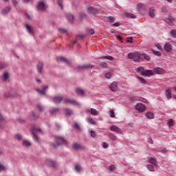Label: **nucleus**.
Listing matches in <instances>:
<instances>
[{
	"label": "nucleus",
	"instance_id": "nucleus-25",
	"mask_svg": "<svg viewBox=\"0 0 176 176\" xmlns=\"http://www.w3.org/2000/svg\"><path fill=\"white\" fill-rule=\"evenodd\" d=\"M76 93L78 96H85V90L80 88H77L76 89Z\"/></svg>",
	"mask_w": 176,
	"mask_h": 176
},
{
	"label": "nucleus",
	"instance_id": "nucleus-40",
	"mask_svg": "<svg viewBox=\"0 0 176 176\" xmlns=\"http://www.w3.org/2000/svg\"><path fill=\"white\" fill-rule=\"evenodd\" d=\"M147 168L149 171H151V172L155 171V167L153 166V165H151V164L147 165Z\"/></svg>",
	"mask_w": 176,
	"mask_h": 176
},
{
	"label": "nucleus",
	"instance_id": "nucleus-34",
	"mask_svg": "<svg viewBox=\"0 0 176 176\" xmlns=\"http://www.w3.org/2000/svg\"><path fill=\"white\" fill-rule=\"evenodd\" d=\"M68 21H69L70 23H72V21H74V15L71 14H67L66 16Z\"/></svg>",
	"mask_w": 176,
	"mask_h": 176
},
{
	"label": "nucleus",
	"instance_id": "nucleus-10",
	"mask_svg": "<svg viewBox=\"0 0 176 176\" xmlns=\"http://www.w3.org/2000/svg\"><path fill=\"white\" fill-rule=\"evenodd\" d=\"M137 9L139 12H145L146 10V6L145 4L140 3L138 5Z\"/></svg>",
	"mask_w": 176,
	"mask_h": 176
},
{
	"label": "nucleus",
	"instance_id": "nucleus-55",
	"mask_svg": "<svg viewBox=\"0 0 176 176\" xmlns=\"http://www.w3.org/2000/svg\"><path fill=\"white\" fill-rule=\"evenodd\" d=\"M155 46L159 50H163V47L160 44H156Z\"/></svg>",
	"mask_w": 176,
	"mask_h": 176
},
{
	"label": "nucleus",
	"instance_id": "nucleus-1",
	"mask_svg": "<svg viewBox=\"0 0 176 176\" xmlns=\"http://www.w3.org/2000/svg\"><path fill=\"white\" fill-rule=\"evenodd\" d=\"M128 58L133 60L135 63H139L140 60H144V58L147 61H151V56H149V55L140 52L129 53L128 54Z\"/></svg>",
	"mask_w": 176,
	"mask_h": 176
},
{
	"label": "nucleus",
	"instance_id": "nucleus-54",
	"mask_svg": "<svg viewBox=\"0 0 176 176\" xmlns=\"http://www.w3.org/2000/svg\"><path fill=\"white\" fill-rule=\"evenodd\" d=\"M58 31L61 34H67V30L65 29L60 28V29H58Z\"/></svg>",
	"mask_w": 176,
	"mask_h": 176
},
{
	"label": "nucleus",
	"instance_id": "nucleus-5",
	"mask_svg": "<svg viewBox=\"0 0 176 176\" xmlns=\"http://www.w3.org/2000/svg\"><path fill=\"white\" fill-rule=\"evenodd\" d=\"M93 68H94V65L90 64L82 65L77 67L78 71H80L81 69H91Z\"/></svg>",
	"mask_w": 176,
	"mask_h": 176
},
{
	"label": "nucleus",
	"instance_id": "nucleus-11",
	"mask_svg": "<svg viewBox=\"0 0 176 176\" xmlns=\"http://www.w3.org/2000/svg\"><path fill=\"white\" fill-rule=\"evenodd\" d=\"M165 94L168 100L173 98V92L171 91V88H168L165 91Z\"/></svg>",
	"mask_w": 176,
	"mask_h": 176
},
{
	"label": "nucleus",
	"instance_id": "nucleus-30",
	"mask_svg": "<svg viewBox=\"0 0 176 176\" xmlns=\"http://www.w3.org/2000/svg\"><path fill=\"white\" fill-rule=\"evenodd\" d=\"M149 16L150 17H155V8L151 7L149 10Z\"/></svg>",
	"mask_w": 176,
	"mask_h": 176
},
{
	"label": "nucleus",
	"instance_id": "nucleus-58",
	"mask_svg": "<svg viewBox=\"0 0 176 176\" xmlns=\"http://www.w3.org/2000/svg\"><path fill=\"white\" fill-rule=\"evenodd\" d=\"M116 166H115V165H111L109 166V170L110 171H113V170H115Z\"/></svg>",
	"mask_w": 176,
	"mask_h": 176
},
{
	"label": "nucleus",
	"instance_id": "nucleus-29",
	"mask_svg": "<svg viewBox=\"0 0 176 176\" xmlns=\"http://www.w3.org/2000/svg\"><path fill=\"white\" fill-rule=\"evenodd\" d=\"M8 79H9V74H8V72H5L3 74V80L8 82Z\"/></svg>",
	"mask_w": 176,
	"mask_h": 176
},
{
	"label": "nucleus",
	"instance_id": "nucleus-23",
	"mask_svg": "<svg viewBox=\"0 0 176 176\" xmlns=\"http://www.w3.org/2000/svg\"><path fill=\"white\" fill-rule=\"evenodd\" d=\"M47 87H48L47 85H44V86H43V90L36 89V91H38V93H39V94L45 95V91H46Z\"/></svg>",
	"mask_w": 176,
	"mask_h": 176
},
{
	"label": "nucleus",
	"instance_id": "nucleus-46",
	"mask_svg": "<svg viewBox=\"0 0 176 176\" xmlns=\"http://www.w3.org/2000/svg\"><path fill=\"white\" fill-rule=\"evenodd\" d=\"M170 36L172 38H176V30H172L170 31Z\"/></svg>",
	"mask_w": 176,
	"mask_h": 176
},
{
	"label": "nucleus",
	"instance_id": "nucleus-64",
	"mask_svg": "<svg viewBox=\"0 0 176 176\" xmlns=\"http://www.w3.org/2000/svg\"><path fill=\"white\" fill-rule=\"evenodd\" d=\"M162 152H164V153H166L167 152V149L166 148H162Z\"/></svg>",
	"mask_w": 176,
	"mask_h": 176
},
{
	"label": "nucleus",
	"instance_id": "nucleus-44",
	"mask_svg": "<svg viewBox=\"0 0 176 176\" xmlns=\"http://www.w3.org/2000/svg\"><path fill=\"white\" fill-rule=\"evenodd\" d=\"M107 21H109V23H115V17H113V16H109L107 18Z\"/></svg>",
	"mask_w": 176,
	"mask_h": 176
},
{
	"label": "nucleus",
	"instance_id": "nucleus-63",
	"mask_svg": "<svg viewBox=\"0 0 176 176\" xmlns=\"http://www.w3.org/2000/svg\"><path fill=\"white\" fill-rule=\"evenodd\" d=\"M13 5H17L18 2L17 0H12Z\"/></svg>",
	"mask_w": 176,
	"mask_h": 176
},
{
	"label": "nucleus",
	"instance_id": "nucleus-13",
	"mask_svg": "<svg viewBox=\"0 0 176 176\" xmlns=\"http://www.w3.org/2000/svg\"><path fill=\"white\" fill-rule=\"evenodd\" d=\"M124 19H136V16L129 12H124L123 13Z\"/></svg>",
	"mask_w": 176,
	"mask_h": 176
},
{
	"label": "nucleus",
	"instance_id": "nucleus-39",
	"mask_svg": "<svg viewBox=\"0 0 176 176\" xmlns=\"http://www.w3.org/2000/svg\"><path fill=\"white\" fill-rule=\"evenodd\" d=\"M65 113L66 116H69L72 115V110H70L69 109H65Z\"/></svg>",
	"mask_w": 176,
	"mask_h": 176
},
{
	"label": "nucleus",
	"instance_id": "nucleus-15",
	"mask_svg": "<svg viewBox=\"0 0 176 176\" xmlns=\"http://www.w3.org/2000/svg\"><path fill=\"white\" fill-rule=\"evenodd\" d=\"M52 100L54 102V104H60V102L63 101V98L62 96H56L52 98Z\"/></svg>",
	"mask_w": 176,
	"mask_h": 176
},
{
	"label": "nucleus",
	"instance_id": "nucleus-52",
	"mask_svg": "<svg viewBox=\"0 0 176 176\" xmlns=\"http://www.w3.org/2000/svg\"><path fill=\"white\" fill-rule=\"evenodd\" d=\"M36 108L40 111V112L43 111V107L40 104H36Z\"/></svg>",
	"mask_w": 176,
	"mask_h": 176
},
{
	"label": "nucleus",
	"instance_id": "nucleus-32",
	"mask_svg": "<svg viewBox=\"0 0 176 176\" xmlns=\"http://www.w3.org/2000/svg\"><path fill=\"white\" fill-rule=\"evenodd\" d=\"M87 122H88V123H89L90 124H96L97 123V122H96V120H94L93 118H88L87 119Z\"/></svg>",
	"mask_w": 176,
	"mask_h": 176
},
{
	"label": "nucleus",
	"instance_id": "nucleus-56",
	"mask_svg": "<svg viewBox=\"0 0 176 176\" xmlns=\"http://www.w3.org/2000/svg\"><path fill=\"white\" fill-rule=\"evenodd\" d=\"M102 146H103V148H107L109 147V144H108V143H107V142H103Z\"/></svg>",
	"mask_w": 176,
	"mask_h": 176
},
{
	"label": "nucleus",
	"instance_id": "nucleus-37",
	"mask_svg": "<svg viewBox=\"0 0 176 176\" xmlns=\"http://www.w3.org/2000/svg\"><path fill=\"white\" fill-rule=\"evenodd\" d=\"M138 72H140L142 75H144V73L145 72V67H140L137 69Z\"/></svg>",
	"mask_w": 176,
	"mask_h": 176
},
{
	"label": "nucleus",
	"instance_id": "nucleus-3",
	"mask_svg": "<svg viewBox=\"0 0 176 176\" xmlns=\"http://www.w3.org/2000/svg\"><path fill=\"white\" fill-rule=\"evenodd\" d=\"M63 102L69 105H74V107H80V103H79V102H77L72 99L65 98L63 100Z\"/></svg>",
	"mask_w": 176,
	"mask_h": 176
},
{
	"label": "nucleus",
	"instance_id": "nucleus-33",
	"mask_svg": "<svg viewBox=\"0 0 176 176\" xmlns=\"http://www.w3.org/2000/svg\"><path fill=\"white\" fill-rule=\"evenodd\" d=\"M22 145L23 146H27V147L31 146V142H30V141L28 140H23Z\"/></svg>",
	"mask_w": 176,
	"mask_h": 176
},
{
	"label": "nucleus",
	"instance_id": "nucleus-12",
	"mask_svg": "<svg viewBox=\"0 0 176 176\" xmlns=\"http://www.w3.org/2000/svg\"><path fill=\"white\" fill-rule=\"evenodd\" d=\"M165 21L167 24H169V25H174V21H175V19L173 16H169L168 18L165 19Z\"/></svg>",
	"mask_w": 176,
	"mask_h": 176
},
{
	"label": "nucleus",
	"instance_id": "nucleus-6",
	"mask_svg": "<svg viewBox=\"0 0 176 176\" xmlns=\"http://www.w3.org/2000/svg\"><path fill=\"white\" fill-rule=\"evenodd\" d=\"M55 142L57 145H62L63 144H65L67 142L65 139L61 136H55Z\"/></svg>",
	"mask_w": 176,
	"mask_h": 176
},
{
	"label": "nucleus",
	"instance_id": "nucleus-47",
	"mask_svg": "<svg viewBox=\"0 0 176 176\" xmlns=\"http://www.w3.org/2000/svg\"><path fill=\"white\" fill-rule=\"evenodd\" d=\"M50 113H52V115L58 112V108H54V109H52L50 111Z\"/></svg>",
	"mask_w": 176,
	"mask_h": 176
},
{
	"label": "nucleus",
	"instance_id": "nucleus-43",
	"mask_svg": "<svg viewBox=\"0 0 176 176\" xmlns=\"http://www.w3.org/2000/svg\"><path fill=\"white\" fill-rule=\"evenodd\" d=\"M102 58H103L104 60H110V61H113V57L109 56H102Z\"/></svg>",
	"mask_w": 176,
	"mask_h": 176
},
{
	"label": "nucleus",
	"instance_id": "nucleus-8",
	"mask_svg": "<svg viewBox=\"0 0 176 176\" xmlns=\"http://www.w3.org/2000/svg\"><path fill=\"white\" fill-rule=\"evenodd\" d=\"M164 49L166 53H171L173 52V45L170 43H165Z\"/></svg>",
	"mask_w": 176,
	"mask_h": 176
},
{
	"label": "nucleus",
	"instance_id": "nucleus-38",
	"mask_svg": "<svg viewBox=\"0 0 176 176\" xmlns=\"http://www.w3.org/2000/svg\"><path fill=\"white\" fill-rule=\"evenodd\" d=\"M152 53L155 54V56H157V57H162V53L159 51H155V50H151Z\"/></svg>",
	"mask_w": 176,
	"mask_h": 176
},
{
	"label": "nucleus",
	"instance_id": "nucleus-24",
	"mask_svg": "<svg viewBox=\"0 0 176 176\" xmlns=\"http://www.w3.org/2000/svg\"><path fill=\"white\" fill-rule=\"evenodd\" d=\"M148 163L153 164V166H157V160L156 158L150 157L148 158Z\"/></svg>",
	"mask_w": 176,
	"mask_h": 176
},
{
	"label": "nucleus",
	"instance_id": "nucleus-2",
	"mask_svg": "<svg viewBox=\"0 0 176 176\" xmlns=\"http://www.w3.org/2000/svg\"><path fill=\"white\" fill-rule=\"evenodd\" d=\"M31 133L36 142H39V139L36 136V134H38V133H41V134H42V130H41L39 127L34 126L32 127Z\"/></svg>",
	"mask_w": 176,
	"mask_h": 176
},
{
	"label": "nucleus",
	"instance_id": "nucleus-16",
	"mask_svg": "<svg viewBox=\"0 0 176 176\" xmlns=\"http://www.w3.org/2000/svg\"><path fill=\"white\" fill-rule=\"evenodd\" d=\"M110 89L111 91H118V82H113L110 85Z\"/></svg>",
	"mask_w": 176,
	"mask_h": 176
},
{
	"label": "nucleus",
	"instance_id": "nucleus-4",
	"mask_svg": "<svg viewBox=\"0 0 176 176\" xmlns=\"http://www.w3.org/2000/svg\"><path fill=\"white\" fill-rule=\"evenodd\" d=\"M135 108L136 111H138L140 113L145 112L146 111V106L142 103H138Z\"/></svg>",
	"mask_w": 176,
	"mask_h": 176
},
{
	"label": "nucleus",
	"instance_id": "nucleus-17",
	"mask_svg": "<svg viewBox=\"0 0 176 176\" xmlns=\"http://www.w3.org/2000/svg\"><path fill=\"white\" fill-rule=\"evenodd\" d=\"M152 75H155L153 70L146 69L143 73V76H152Z\"/></svg>",
	"mask_w": 176,
	"mask_h": 176
},
{
	"label": "nucleus",
	"instance_id": "nucleus-21",
	"mask_svg": "<svg viewBox=\"0 0 176 176\" xmlns=\"http://www.w3.org/2000/svg\"><path fill=\"white\" fill-rule=\"evenodd\" d=\"M56 61L57 63H60V61H62V63H65L66 64H69V60H68L67 59H65V58L60 56L58 58H56Z\"/></svg>",
	"mask_w": 176,
	"mask_h": 176
},
{
	"label": "nucleus",
	"instance_id": "nucleus-19",
	"mask_svg": "<svg viewBox=\"0 0 176 176\" xmlns=\"http://www.w3.org/2000/svg\"><path fill=\"white\" fill-rule=\"evenodd\" d=\"M110 130H111V131H115V133H118V134H122V131H120V129L116 125L111 126Z\"/></svg>",
	"mask_w": 176,
	"mask_h": 176
},
{
	"label": "nucleus",
	"instance_id": "nucleus-50",
	"mask_svg": "<svg viewBox=\"0 0 176 176\" xmlns=\"http://www.w3.org/2000/svg\"><path fill=\"white\" fill-rule=\"evenodd\" d=\"M105 78H107V79H111V78H112V73L111 72L107 73L105 74Z\"/></svg>",
	"mask_w": 176,
	"mask_h": 176
},
{
	"label": "nucleus",
	"instance_id": "nucleus-7",
	"mask_svg": "<svg viewBox=\"0 0 176 176\" xmlns=\"http://www.w3.org/2000/svg\"><path fill=\"white\" fill-rule=\"evenodd\" d=\"M87 113H90L91 115H94V116H97L100 113L96 109L88 108L86 109Z\"/></svg>",
	"mask_w": 176,
	"mask_h": 176
},
{
	"label": "nucleus",
	"instance_id": "nucleus-53",
	"mask_svg": "<svg viewBox=\"0 0 176 176\" xmlns=\"http://www.w3.org/2000/svg\"><path fill=\"white\" fill-rule=\"evenodd\" d=\"M1 171H6V168L3 165L0 164V173Z\"/></svg>",
	"mask_w": 176,
	"mask_h": 176
},
{
	"label": "nucleus",
	"instance_id": "nucleus-36",
	"mask_svg": "<svg viewBox=\"0 0 176 176\" xmlns=\"http://www.w3.org/2000/svg\"><path fill=\"white\" fill-rule=\"evenodd\" d=\"M26 30L29 34H34V31L32 30V28L28 25H25Z\"/></svg>",
	"mask_w": 176,
	"mask_h": 176
},
{
	"label": "nucleus",
	"instance_id": "nucleus-42",
	"mask_svg": "<svg viewBox=\"0 0 176 176\" xmlns=\"http://www.w3.org/2000/svg\"><path fill=\"white\" fill-rule=\"evenodd\" d=\"M138 80H140V83H146V80H145L144 78L141 76H138Z\"/></svg>",
	"mask_w": 176,
	"mask_h": 176
},
{
	"label": "nucleus",
	"instance_id": "nucleus-20",
	"mask_svg": "<svg viewBox=\"0 0 176 176\" xmlns=\"http://www.w3.org/2000/svg\"><path fill=\"white\" fill-rule=\"evenodd\" d=\"M154 74H164V69L160 68V67H156L153 70Z\"/></svg>",
	"mask_w": 176,
	"mask_h": 176
},
{
	"label": "nucleus",
	"instance_id": "nucleus-22",
	"mask_svg": "<svg viewBox=\"0 0 176 176\" xmlns=\"http://www.w3.org/2000/svg\"><path fill=\"white\" fill-rule=\"evenodd\" d=\"M37 71L39 74H41L42 69H43V63L41 62H38L36 66Z\"/></svg>",
	"mask_w": 176,
	"mask_h": 176
},
{
	"label": "nucleus",
	"instance_id": "nucleus-35",
	"mask_svg": "<svg viewBox=\"0 0 176 176\" xmlns=\"http://www.w3.org/2000/svg\"><path fill=\"white\" fill-rule=\"evenodd\" d=\"M9 12H10V7H6L2 10L1 13L2 14H6V13H9Z\"/></svg>",
	"mask_w": 176,
	"mask_h": 176
},
{
	"label": "nucleus",
	"instance_id": "nucleus-62",
	"mask_svg": "<svg viewBox=\"0 0 176 176\" xmlns=\"http://www.w3.org/2000/svg\"><path fill=\"white\" fill-rule=\"evenodd\" d=\"M3 120H4L3 116L0 113V122H2Z\"/></svg>",
	"mask_w": 176,
	"mask_h": 176
},
{
	"label": "nucleus",
	"instance_id": "nucleus-9",
	"mask_svg": "<svg viewBox=\"0 0 176 176\" xmlns=\"http://www.w3.org/2000/svg\"><path fill=\"white\" fill-rule=\"evenodd\" d=\"M87 13H91V14H97L98 13V10L97 8H94L91 6H89L87 8Z\"/></svg>",
	"mask_w": 176,
	"mask_h": 176
},
{
	"label": "nucleus",
	"instance_id": "nucleus-31",
	"mask_svg": "<svg viewBox=\"0 0 176 176\" xmlns=\"http://www.w3.org/2000/svg\"><path fill=\"white\" fill-rule=\"evenodd\" d=\"M146 116L148 119H153L155 118V114L151 112H148L146 113Z\"/></svg>",
	"mask_w": 176,
	"mask_h": 176
},
{
	"label": "nucleus",
	"instance_id": "nucleus-28",
	"mask_svg": "<svg viewBox=\"0 0 176 176\" xmlns=\"http://www.w3.org/2000/svg\"><path fill=\"white\" fill-rule=\"evenodd\" d=\"M74 170L75 171H76L77 173H80L82 171V166H80V165L76 164L74 166Z\"/></svg>",
	"mask_w": 176,
	"mask_h": 176
},
{
	"label": "nucleus",
	"instance_id": "nucleus-59",
	"mask_svg": "<svg viewBox=\"0 0 176 176\" xmlns=\"http://www.w3.org/2000/svg\"><path fill=\"white\" fill-rule=\"evenodd\" d=\"M127 42H129V43H133V37H129L127 38Z\"/></svg>",
	"mask_w": 176,
	"mask_h": 176
},
{
	"label": "nucleus",
	"instance_id": "nucleus-41",
	"mask_svg": "<svg viewBox=\"0 0 176 176\" xmlns=\"http://www.w3.org/2000/svg\"><path fill=\"white\" fill-rule=\"evenodd\" d=\"M174 123H175L174 120L173 119L169 120V121L168 122V127H173V126H174Z\"/></svg>",
	"mask_w": 176,
	"mask_h": 176
},
{
	"label": "nucleus",
	"instance_id": "nucleus-61",
	"mask_svg": "<svg viewBox=\"0 0 176 176\" xmlns=\"http://www.w3.org/2000/svg\"><path fill=\"white\" fill-rule=\"evenodd\" d=\"M148 144H153V140H152V138H148Z\"/></svg>",
	"mask_w": 176,
	"mask_h": 176
},
{
	"label": "nucleus",
	"instance_id": "nucleus-14",
	"mask_svg": "<svg viewBox=\"0 0 176 176\" xmlns=\"http://www.w3.org/2000/svg\"><path fill=\"white\" fill-rule=\"evenodd\" d=\"M45 163L47 166H49L50 167H56V162L53 161L50 159H47L45 160Z\"/></svg>",
	"mask_w": 176,
	"mask_h": 176
},
{
	"label": "nucleus",
	"instance_id": "nucleus-51",
	"mask_svg": "<svg viewBox=\"0 0 176 176\" xmlns=\"http://www.w3.org/2000/svg\"><path fill=\"white\" fill-rule=\"evenodd\" d=\"M109 115H110L111 118H115V110L111 109Z\"/></svg>",
	"mask_w": 176,
	"mask_h": 176
},
{
	"label": "nucleus",
	"instance_id": "nucleus-45",
	"mask_svg": "<svg viewBox=\"0 0 176 176\" xmlns=\"http://www.w3.org/2000/svg\"><path fill=\"white\" fill-rule=\"evenodd\" d=\"M109 138H111V140H112L113 141H116L117 138H116V135L112 134V133H110L109 135Z\"/></svg>",
	"mask_w": 176,
	"mask_h": 176
},
{
	"label": "nucleus",
	"instance_id": "nucleus-48",
	"mask_svg": "<svg viewBox=\"0 0 176 176\" xmlns=\"http://www.w3.org/2000/svg\"><path fill=\"white\" fill-rule=\"evenodd\" d=\"M15 140H17L18 141H21V140H23V136L20 134H16L15 135Z\"/></svg>",
	"mask_w": 176,
	"mask_h": 176
},
{
	"label": "nucleus",
	"instance_id": "nucleus-27",
	"mask_svg": "<svg viewBox=\"0 0 176 176\" xmlns=\"http://www.w3.org/2000/svg\"><path fill=\"white\" fill-rule=\"evenodd\" d=\"M72 127L73 129H75V130H77V131H80V126H79V124L76 122H73L72 124Z\"/></svg>",
	"mask_w": 176,
	"mask_h": 176
},
{
	"label": "nucleus",
	"instance_id": "nucleus-26",
	"mask_svg": "<svg viewBox=\"0 0 176 176\" xmlns=\"http://www.w3.org/2000/svg\"><path fill=\"white\" fill-rule=\"evenodd\" d=\"M73 149H75V151H78V149H82V146L78 143H75L72 145Z\"/></svg>",
	"mask_w": 176,
	"mask_h": 176
},
{
	"label": "nucleus",
	"instance_id": "nucleus-57",
	"mask_svg": "<svg viewBox=\"0 0 176 176\" xmlns=\"http://www.w3.org/2000/svg\"><path fill=\"white\" fill-rule=\"evenodd\" d=\"M58 5L60 6V9L63 10V4L61 3V0H58Z\"/></svg>",
	"mask_w": 176,
	"mask_h": 176
},
{
	"label": "nucleus",
	"instance_id": "nucleus-18",
	"mask_svg": "<svg viewBox=\"0 0 176 176\" xmlns=\"http://www.w3.org/2000/svg\"><path fill=\"white\" fill-rule=\"evenodd\" d=\"M37 8L39 10H45L46 9V6L43 1H39L38 3Z\"/></svg>",
	"mask_w": 176,
	"mask_h": 176
},
{
	"label": "nucleus",
	"instance_id": "nucleus-60",
	"mask_svg": "<svg viewBox=\"0 0 176 176\" xmlns=\"http://www.w3.org/2000/svg\"><path fill=\"white\" fill-rule=\"evenodd\" d=\"M89 33L91 35H94V30H93V29H89Z\"/></svg>",
	"mask_w": 176,
	"mask_h": 176
},
{
	"label": "nucleus",
	"instance_id": "nucleus-49",
	"mask_svg": "<svg viewBox=\"0 0 176 176\" xmlns=\"http://www.w3.org/2000/svg\"><path fill=\"white\" fill-rule=\"evenodd\" d=\"M90 135H91V137H92L93 138H95V137H97V133H96V131H90Z\"/></svg>",
	"mask_w": 176,
	"mask_h": 176
}]
</instances>
